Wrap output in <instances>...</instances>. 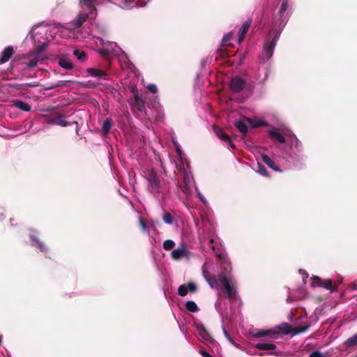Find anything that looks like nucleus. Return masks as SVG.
<instances>
[{
    "label": "nucleus",
    "instance_id": "f257e3e1",
    "mask_svg": "<svg viewBox=\"0 0 357 357\" xmlns=\"http://www.w3.org/2000/svg\"><path fill=\"white\" fill-rule=\"evenodd\" d=\"M107 0H80L79 6L82 11L77 17L70 22L66 27H62L60 32V36L63 38L80 39L79 33L76 31L79 28L82 24L87 20H93L96 17L95 6L104 3Z\"/></svg>",
    "mask_w": 357,
    "mask_h": 357
},
{
    "label": "nucleus",
    "instance_id": "f03ea898",
    "mask_svg": "<svg viewBox=\"0 0 357 357\" xmlns=\"http://www.w3.org/2000/svg\"><path fill=\"white\" fill-rule=\"evenodd\" d=\"M287 7V0L283 1L280 7L279 17L275 20L273 27L265 39L263 50L260 55V61L262 63L266 62L273 55L277 42L287 22V16L284 15Z\"/></svg>",
    "mask_w": 357,
    "mask_h": 357
},
{
    "label": "nucleus",
    "instance_id": "7ed1b4c3",
    "mask_svg": "<svg viewBox=\"0 0 357 357\" xmlns=\"http://www.w3.org/2000/svg\"><path fill=\"white\" fill-rule=\"evenodd\" d=\"M223 264L225 271L220 274L218 279L215 276L209 275L206 263L202 265V275L212 289H218L222 286L229 299H236V281L231 275V265L226 261Z\"/></svg>",
    "mask_w": 357,
    "mask_h": 357
},
{
    "label": "nucleus",
    "instance_id": "20e7f679",
    "mask_svg": "<svg viewBox=\"0 0 357 357\" xmlns=\"http://www.w3.org/2000/svg\"><path fill=\"white\" fill-rule=\"evenodd\" d=\"M96 45L100 47L98 52V53L105 58H109L110 56H118L120 61L126 62L128 57L126 53L121 50V48L114 42L107 41L105 42L102 38H97Z\"/></svg>",
    "mask_w": 357,
    "mask_h": 357
},
{
    "label": "nucleus",
    "instance_id": "39448f33",
    "mask_svg": "<svg viewBox=\"0 0 357 357\" xmlns=\"http://www.w3.org/2000/svg\"><path fill=\"white\" fill-rule=\"evenodd\" d=\"M46 48L47 44L43 43L41 45L37 46L35 50L29 52L22 57L23 63L28 69L33 68L43 63L46 59L45 54Z\"/></svg>",
    "mask_w": 357,
    "mask_h": 357
},
{
    "label": "nucleus",
    "instance_id": "423d86ee",
    "mask_svg": "<svg viewBox=\"0 0 357 357\" xmlns=\"http://www.w3.org/2000/svg\"><path fill=\"white\" fill-rule=\"evenodd\" d=\"M144 176L149 182V190L152 194L157 196L164 192L165 186L153 169L145 172Z\"/></svg>",
    "mask_w": 357,
    "mask_h": 357
},
{
    "label": "nucleus",
    "instance_id": "0eeeda50",
    "mask_svg": "<svg viewBox=\"0 0 357 357\" xmlns=\"http://www.w3.org/2000/svg\"><path fill=\"white\" fill-rule=\"evenodd\" d=\"M279 333L278 330L275 328L271 329H258L255 328L250 332V335L252 337L255 338H261V337H268V338H275V336Z\"/></svg>",
    "mask_w": 357,
    "mask_h": 357
},
{
    "label": "nucleus",
    "instance_id": "6e6552de",
    "mask_svg": "<svg viewBox=\"0 0 357 357\" xmlns=\"http://www.w3.org/2000/svg\"><path fill=\"white\" fill-rule=\"evenodd\" d=\"M197 332L199 339L208 347H213L216 344L215 340L202 326H197Z\"/></svg>",
    "mask_w": 357,
    "mask_h": 357
},
{
    "label": "nucleus",
    "instance_id": "1a4fd4ad",
    "mask_svg": "<svg viewBox=\"0 0 357 357\" xmlns=\"http://www.w3.org/2000/svg\"><path fill=\"white\" fill-rule=\"evenodd\" d=\"M191 252L185 248L184 245H181L171 253V257L174 260H181L183 259H190Z\"/></svg>",
    "mask_w": 357,
    "mask_h": 357
},
{
    "label": "nucleus",
    "instance_id": "9d476101",
    "mask_svg": "<svg viewBox=\"0 0 357 357\" xmlns=\"http://www.w3.org/2000/svg\"><path fill=\"white\" fill-rule=\"evenodd\" d=\"M246 82L239 76L233 77L230 81V89L234 92H241L245 86Z\"/></svg>",
    "mask_w": 357,
    "mask_h": 357
},
{
    "label": "nucleus",
    "instance_id": "9b49d317",
    "mask_svg": "<svg viewBox=\"0 0 357 357\" xmlns=\"http://www.w3.org/2000/svg\"><path fill=\"white\" fill-rule=\"evenodd\" d=\"M184 185L181 187L182 191L185 194H189L194 184L193 177L190 172H185L183 176Z\"/></svg>",
    "mask_w": 357,
    "mask_h": 357
},
{
    "label": "nucleus",
    "instance_id": "f8f14e48",
    "mask_svg": "<svg viewBox=\"0 0 357 357\" xmlns=\"http://www.w3.org/2000/svg\"><path fill=\"white\" fill-rule=\"evenodd\" d=\"M197 289V285L193 282H189L186 284L180 285L178 289V294L181 296H185L187 295L188 292H196Z\"/></svg>",
    "mask_w": 357,
    "mask_h": 357
},
{
    "label": "nucleus",
    "instance_id": "ddd939ff",
    "mask_svg": "<svg viewBox=\"0 0 357 357\" xmlns=\"http://www.w3.org/2000/svg\"><path fill=\"white\" fill-rule=\"evenodd\" d=\"M149 0H124L123 2V8L131 9L135 7H144L146 5Z\"/></svg>",
    "mask_w": 357,
    "mask_h": 357
},
{
    "label": "nucleus",
    "instance_id": "4468645a",
    "mask_svg": "<svg viewBox=\"0 0 357 357\" xmlns=\"http://www.w3.org/2000/svg\"><path fill=\"white\" fill-rule=\"evenodd\" d=\"M213 130L216 136L220 139L227 142L228 145L231 148L234 146V144L230 139L229 136L227 134H226L222 128H219L218 126H214Z\"/></svg>",
    "mask_w": 357,
    "mask_h": 357
},
{
    "label": "nucleus",
    "instance_id": "2eb2a0df",
    "mask_svg": "<svg viewBox=\"0 0 357 357\" xmlns=\"http://www.w3.org/2000/svg\"><path fill=\"white\" fill-rule=\"evenodd\" d=\"M247 122H248L252 127H254L250 119L238 120L235 122V126L243 135H245L248 132Z\"/></svg>",
    "mask_w": 357,
    "mask_h": 357
},
{
    "label": "nucleus",
    "instance_id": "dca6fc26",
    "mask_svg": "<svg viewBox=\"0 0 357 357\" xmlns=\"http://www.w3.org/2000/svg\"><path fill=\"white\" fill-rule=\"evenodd\" d=\"M12 46L6 47L0 54V64L7 62L13 54Z\"/></svg>",
    "mask_w": 357,
    "mask_h": 357
},
{
    "label": "nucleus",
    "instance_id": "f3484780",
    "mask_svg": "<svg viewBox=\"0 0 357 357\" xmlns=\"http://www.w3.org/2000/svg\"><path fill=\"white\" fill-rule=\"evenodd\" d=\"M86 72L89 75L93 77L105 79L107 77V74L105 71L97 68H87Z\"/></svg>",
    "mask_w": 357,
    "mask_h": 357
},
{
    "label": "nucleus",
    "instance_id": "a211bd4d",
    "mask_svg": "<svg viewBox=\"0 0 357 357\" xmlns=\"http://www.w3.org/2000/svg\"><path fill=\"white\" fill-rule=\"evenodd\" d=\"M59 65L66 70H70L73 67L70 59L64 54H62L59 57Z\"/></svg>",
    "mask_w": 357,
    "mask_h": 357
},
{
    "label": "nucleus",
    "instance_id": "6ab92c4d",
    "mask_svg": "<svg viewBox=\"0 0 357 357\" xmlns=\"http://www.w3.org/2000/svg\"><path fill=\"white\" fill-rule=\"evenodd\" d=\"M48 124L57 125L62 127H66L68 126L70 123L66 121L63 116H59L56 118L49 119L47 121Z\"/></svg>",
    "mask_w": 357,
    "mask_h": 357
},
{
    "label": "nucleus",
    "instance_id": "aec40b11",
    "mask_svg": "<svg viewBox=\"0 0 357 357\" xmlns=\"http://www.w3.org/2000/svg\"><path fill=\"white\" fill-rule=\"evenodd\" d=\"M286 137L291 147L294 146L297 151H301V143L294 134L286 135Z\"/></svg>",
    "mask_w": 357,
    "mask_h": 357
},
{
    "label": "nucleus",
    "instance_id": "412c9836",
    "mask_svg": "<svg viewBox=\"0 0 357 357\" xmlns=\"http://www.w3.org/2000/svg\"><path fill=\"white\" fill-rule=\"evenodd\" d=\"M250 26V22L246 21L241 26V28L239 29V36L238 38V43H241L244 40V38L248 32V30Z\"/></svg>",
    "mask_w": 357,
    "mask_h": 357
},
{
    "label": "nucleus",
    "instance_id": "4be33fe9",
    "mask_svg": "<svg viewBox=\"0 0 357 357\" xmlns=\"http://www.w3.org/2000/svg\"><path fill=\"white\" fill-rule=\"evenodd\" d=\"M261 159L262 161L272 169L275 170V172H281L278 167L275 165L274 162L267 155L263 154L261 155Z\"/></svg>",
    "mask_w": 357,
    "mask_h": 357
},
{
    "label": "nucleus",
    "instance_id": "5701e85b",
    "mask_svg": "<svg viewBox=\"0 0 357 357\" xmlns=\"http://www.w3.org/2000/svg\"><path fill=\"white\" fill-rule=\"evenodd\" d=\"M13 105L16 107L17 108L24 111V112H29L31 110V106L26 102L20 100H13Z\"/></svg>",
    "mask_w": 357,
    "mask_h": 357
},
{
    "label": "nucleus",
    "instance_id": "b1692460",
    "mask_svg": "<svg viewBox=\"0 0 357 357\" xmlns=\"http://www.w3.org/2000/svg\"><path fill=\"white\" fill-rule=\"evenodd\" d=\"M255 348L259 350L271 351L276 348L275 344L269 342H260L255 345Z\"/></svg>",
    "mask_w": 357,
    "mask_h": 357
},
{
    "label": "nucleus",
    "instance_id": "393cba45",
    "mask_svg": "<svg viewBox=\"0 0 357 357\" xmlns=\"http://www.w3.org/2000/svg\"><path fill=\"white\" fill-rule=\"evenodd\" d=\"M112 126V120L110 118H107L102 126V132L104 136H107Z\"/></svg>",
    "mask_w": 357,
    "mask_h": 357
},
{
    "label": "nucleus",
    "instance_id": "a878e982",
    "mask_svg": "<svg viewBox=\"0 0 357 357\" xmlns=\"http://www.w3.org/2000/svg\"><path fill=\"white\" fill-rule=\"evenodd\" d=\"M268 134L272 138L281 144H284L286 142L284 137L275 129L269 130Z\"/></svg>",
    "mask_w": 357,
    "mask_h": 357
},
{
    "label": "nucleus",
    "instance_id": "bb28decb",
    "mask_svg": "<svg viewBox=\"0 0 357 357\" xmlns=\"http://www.w3.org/2000/svg\"><path fill=\"white\" fill-rule=\"evenodd\" d=\"M135 107L137 109V110L141 113L146 114V108L143 100L140 99L138 96H135Z\"/></svg>",
    "mask_w": 357,
    "mask_h": 357
},
{
    "label": "nucleus",
    "instance_id": "cd10ccee",
    "mask_svg": "<svg viewBox=\"0 0 357 357\" xmlns=\"http://www.w3.org/2000/svg\"><path fill=\"white\" fill-rule=\"evenodd\" d=\"M30 238L33 241L34 245L37 246L43 252L45 250V246L36 238L35 232H31Z\"/></svg>",
    "mask_w": 357,
    "mask_h": 357
},
{
    "label": "nucleus",
    "instance_id": "c85d7f7f",
    "mask_svg": "<svg viewBox=\"0 0 357 357\" xmlns=\"http://www.w3.org/2000/svg\"><path fill=\"white\" fill-rule=\"evenodd\" d=\"M344 344L347 348H352L357 345V333L349 337L344 342Z\"/></svg>",
    "mask_w": 357,
    "mask_h": 357
},
{
    "label": "nucleus",
    "instance_id": "c756f323",
    "mask_svg": "<svg viewBox=\"0 0 357 357\" xmlns=\"http://www.w3.org/2000/svg\"><path fill=\"white\" fill-rule=\"evenodd\" d=\"M185 307L188 311L192 312L198 311V307L197 304L192 301H187L185 303Z\"/></svg>",
    "mask_w": 357,
    "mask_h": 357
},
{
    "label": "nucleus",
    "instance_id": "7c9ffc66",
    "mask_svg": "<svg viewBox=\"0 0 357 357\" xmlns=\"http://www.w3.org/2000/svg\"><path fill=\"white\" fill-rule=\"evenodd\" d=\"M175 246V243L172 240H166L163 243V248L165 250H171Z\"/></svg>",
    "mask_w": 357,
    "mask_h": 357
},
{
    "label": "nucleus",
    "instance_id": "2f4dec72",
    "mask_svg": "<svg viewBox=\"0 0 357 357\" xmlns=\"http://www.w3.org/2000/svg\"><path fill=\"white\" fill-rule=\"evenodd\" d=\"M73 54L77 58L78 60L84 61L86 58V54L84 51H79V50H75Z\"/></svg>",
    "mask_w": 357,
    "mask_h": 357
},
{
    "label": "nucleus",
    "instance_id": "473e14b6",
    "mask_svg": "<svg viewBox=\"0 0 357 357\" xmlns=\"http://www.w3.org/2000/svg\"><path fill=\"white\" fill-rule=\"evenodd\" d=\"M162 220L167 225L173 223V217L169 213H165L162 215Z\"/></svg>",
    "mask_w": 357,
    "mask_h": 357
},
{
    "label": "nucleus",
    "instance_id": "72a5a7b5",
    "mask_svg": "<svg viewBox=\"0 0 357 357\" xmlns=\"http://www.w3.org/2000/svg\"><path fill=\"white\" fill-rule=\"evenodd\" d=\"M257 172L262 176H267V171L266 168L260 163H257Z\"/></svg>",
    "mask_w": 357,
    "mask_h": 357
},
{
    "label": "nucleus",
    "instance_id": "f704fd0d",
    "mask_svg": "<svg viewBox=\"0 0 357 357\" xmlns=\"http://www.w3.org/2000/svg\"><path fill=\"white\" fill-rule=\"evenodd\" d=\"M173 142H174V145L175 146L177 155L179 157V159L181 160V161L183 162V156H182L181 149L178 144L176 142L174 141Z\"/></svg>",
    "mask_w": 357,
    "mask_h": 357
},
{
    "label": "nucleus",
    "instance_id": "c9c22d12",
    "mask_svg": "<svg viewBox=\"0 0 357 357\" xmlns=\"http://www.w3.org/2000/svg\"><path fill=\"white\" fill-rule=\"evenodd\" d=\"M309 328V326L297 327L294 328V334H299L306 331Z\"/></svg>",
    "mask_w": 357,
    "mask_h": 357
},
{
    "label": "nucleus",
    "instance_id": "e433bc0d",
    "mask_svg": "<svg viewBox=\"0 0 357 357\" xmlns=\"http://www.w3.org/2000/svg\"><path fill=\"white\" fill-rule=\"evenodd\" d=\"M146 88L152 93H156L158 92V87L155 84H149Z\"/></svg>",
    "mask_w": 357,
    "mask_h": 357
},
{
    "label": "nucleus",
    "instance_id": "4c0bfd02",
    "mask_svg": "<svg viewBox=\"0 0 357 357\" xmlns=\"http://www.w3.org/2000/svg\"><path fill=\"white\" fill-rule=\"evenodd\" d=\"M322 287L326 289H332L333 284L331 280H326L322 284Z\"/></svg>",
    "mask_w": 357,
    "mask_h": 357
},
{
    "label": "nucleus",
    "instance_id": "58836bf2",
    "mask_svg": "<svg viewBox=\"0 0 357 357\" xmlns=\"http://www.w3.org/2000/svg\"><path fill=\"white\" fill-rule=\"evenodd\" d=\"M197 196L199 197V199H200V201L204 204L205 205H206L207 204V201L206 199V198L204 197V195L200 192H197Z\"/></svg>",
    "mask_w": 357,
    "mask_h": 357
},
{
    "label": "nucleus",
    "instance_id": "ea45409f",
    "mask_svg": "<svg viewBox=\"0 0 357 357\" xmlns=\"http://www.w3.org/2000/svg\"><path fill=\"white\" fill-rule=\"evenodd\" d=\"M309 357H323V356L319 351H316L311 353Z\"/></svg>",
    "mask_w": 357,
    "mask_h": 357
},
{
    "label": "nucleus",
    "instance_id": "a19ab883",
    "mask_svg": "<svg viewBox=\"0 0 357 357\" xmlns=\"http://www.w3.org/2000/svg\"><path fill=\"white\" fill-rule=\"evenodd\" d=\"M139 224H140V226L142 227V229L145 231L146 230V225L145 224V222H143V220L139 218Z\"/></svg>",
    "mask_w": 357,
    "mask_h": 357
},
{
    "label": "nucleus",
    "instance_id": "79ce46f5",
    "mask_svg": "<svg viewBox=\"0 0 357 357\" xmlns=\"http://www.w3.org/2000/svg\"><path fill=\"white\" fill-rule=\"evenodd\" d=\"M199 353L200 354L203 356V357H212V356H211L208 353H207L206 351L204 350H200L199 351Z\"/></svg>",
    "mask_w": 357,
    "mask_h": 357
},
{
    "label": "nucleus",
    "instance_id": "37998d69",
    "mask_svg": "<svg viewBox=\"0 0 357 357\" xmlns=\"http://www.w3.org/2000/svg\"><path fill=\"white\" fill-rule=\"evenodd\" d=\"M231 38V35L230 34H227L226 36H224L223 39H222V42L224 43H226L227 41H229Z\"/></svg>",
    "mask_w": 357,
    "mask_h": 357
},
{
    "label": "nucleus",
    "instance_id": "c03bdc74",
    "mask_svg": "<svg viewBox=\"0 0 357 357\" xmlns=\"http://www.w3.org/2000/svg\"><path fill=\"white\" fill-rule=\"evenodd\" d=\"M224 334H225V336L227 337V339L231 342V343H233V341L231 339L229 335L228 334V333L224 329Z\"/></svg>",
    "mask_w": 357,
    "mask_h": 357
},
{
    "label": "nucleus",
    "instance_id": "a18cd8bd",
    "mask_svg": "<svg viewBox=\"0 0 357 357\" xmlns=\"http://www.w3.org/2000/svg\"><path fill=\"white\" fill-rule=\"evenodd\" d=\"M100 32H101L102 34H104V33L106 32V29H105L104 27L100 28Z\"/></svg>",
    "mask_w": 357,
    "mask_h": 357
},
{
    "label": "nucleus",
    "instance_id": "49530a36",
    "mask_svg": "<svg viewBox=\"0 0 357 357\" xmlns=\"http://www.w3.org/2000/svg\"><path fill=\"white\" fill-rule=\"evenodd\" d=\"M210 243H211V244H213V238L211 239ZM210 246H211V248L213 250H214V246L213 245H211Z\"/></svg>",
    "mask_w": 357,
    "mask_h": 357
},
{
    "label": "nucleus",
    "instance_id": "de8ad7c7",
    "mask_svg": "<svg viewBox=\"0 0 357 357\" xmlns=\"http://www.w3.org/2000/svg\"><path fill=\"white\" fill-rule=\"evenodd\" d=\"M300 273H301V274H305V275H306V278H307V275L305 273V271H301V270H300Z\"/></svg>",
    "mask_w": 357,
    "mask_h": 357
},
{
    "label": "nucleus",
    "instance_id": "09e8293b",
    "mask_svg": "<svg viewBox=\"0 0 357 357\" xmlns=\"http://www.w3.org/2000/svg\"><path fill=\"white\" fill-rule=\"evenodd\" d=\"M312 280H319V277H317V276H313V277H312Z\"/></svg>",
    "mask_w": 357,
    "mask_h": 357
},
{
    "label": "nucleus",
    "instance_id": "8fccbe9b",
    "mask_svg": "<svg viewBox=\"0 0 357 357\" xmlns=\"http://www.w3.org/2000/svg\"><path fill=\"white\" fill-rule=\"evenodd\" d=\"M3 214L2 213H0V220H1V219H3Z\"/></svg>",
    "mask_w": 357,
    "mask_h": 357
},
{
    "label": "nucleus",
    "instance_id": "3c124183",
    "mask_svg": "<svg viewBox=\"0 0 357 357\" xmlns=\"http://www.w3.org/2000/svg\"><path fill=\"white\" fill-rule=\"evenodd\" d=\"M29 86H36L35 84H28Z\"/></svg>",
    "mask_w": 357,
    "mask_h": 357
},
{
    "label": "nucleus",
    "instance_id": "603ef678",
    "mask_svg": "<svg viewBox=\"0 0 357 357\" xmlns=\"http://www.w3.org/2000/svg\"><path fill=\"white\" fill-rule=\"evenodd\" d=\"M284 326L288 327L289 326L286 324L284 325Z\"/></svg>",
    "mask_w": 357,
    "mask_h": 357
}]
</instances>
